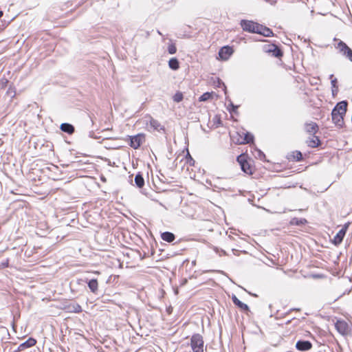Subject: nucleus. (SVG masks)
I'll use <instances>...</instances> for the list:
<instances>
[{
  "instance_id": "nucleus-1",
  "label": "nucleus",
  "mask_w": 352,
  "mask_h": 352,
  "mask_svg": "<svg viewBox=\"0 0 352 352\" xmlns=\"http://www.w3.org/2000/svg\"><path fill=\"white\" fill-rule=\"evenodd\" d=\"M190 346L193 352H204V342L202 336L195 333L190 338Z\"/></svg>"
},
{
  "instance_id": "nucleus-2",
  "label": "nucleus",
  "mask_w": 352,
  "mask_h": 352,
  "mask_svg": "<svg viewBox=\"0 0 352 352\" xmlns=\"http://www.w3.org/2000/svg\"><path fill=\"white\" fill-rule=\"evenodd\" d=\"M240 25L243 31L254 34L260 32V24L253 21L243 19L241 21Z\"/></svg>"
},
{
  "instance_id": "nucleus-3",
  "label": "nucleus",
  "mask_w": 352,
  "mask_h": 352,
  "mask_svg": "<svg viewBox=\"0 0 352 352\" xmlns=\"http://www.w3.org/2000/svg\"><path fill=\"white\" fill-rule=\"evenodd\" d=\"M336 48L342 56L352 62V50L342 41H339Z\"/></svg>"
},
{
  "instance_id": "nucleus-4",
  "label": "nucleus",
  "mask_w": 352,
  "mask_h": 352,
  "mask_svg": "<svg viewBox=\"0 0 352 352\" xmlns=\"http://www.w3.org/2000/svg\"><path fill=\"white\" fill-rule=\"evenodd\" d=\"M236 161L239 164L243 172L248 175L252 174V168L246 160V155L243 154L239 155L236 158Z\"/></svg>"
},
{
  "instance_id": "nucleus-5",
  "label": "nucleus",
  "mask_w": 352,
  "mask_h": 352,
  "mask_svg": "<svg viewBox=\"0 0 352 352\" xmlns=\"http://www.w3.org/2000/svg\"><path fill=\"white\" fill-rule=\"evenodd\" d=\"M237 135L240 136V138H238L236 141V143L238 144H249L250 142H253L254 136L249 132H245L242 131L241 132H238Z\"/></svg>"
},
{
  "instance_id": "nucleus-6",
  "label": "nucleus",
  "mask_w": 352,
  "mask_h": 352,
  "mask_svg": "<svg viewBox=\"0 0 352 352\" xmlns=\"http://www.w3.org/2000/svg\"><path fill=\"white\" fill-rule=\"evenodd\" d=\"M145 141V135L143 133H138L133 136H130V146L134 149H138Z\"/></svg>"
},
{
  "instance_id": "nucleus-7",
  "label": "nucleus",
  "mask_w": 352,
  "mask_h": 352,
  "mask_svg": "<svg viewBox=\"0 0 352 352\" xmlns=\"http://www.w3.org/2000/svg\"><path fill=\"white\" fill-rule=\"evenodd\" d=\"M345 115L341 113L340 112H338L337 110H332L331 112V117L333 123L337 126L338 127H342L344 124V116Z\"/></svg>"
},
{
  "instance_id": "nucleus-8",
  "label": "nucleus",
  "mask_w": 352,
  "mask_h": 352,
  "mask_svg": "<svg viewBox=\"0 0 352 352\" xmlns=\"http://www.w3.org/2000/svg\"><path fill=\"white\" fill-rule=\"evenodd\" d=\"M349 227V223L345 224L342 229L336 234L333 238V242L335 245H338L340 244L345 236L347 228Z\"/></svg>"
},
{
  "instance_id": "nucleus-9",
  "label": "nucleus",
  "mask_w": 352,
  "mask_h": 352,
  "mask_svg": "<svg viewBox=\"0 0 352 352\" xmlns=\"http://www.w3.org/2000/svg\"><path fill=\"white\" fill-rule=\"evenodd\" d=\"M234 51L230 46L221 47L219 52V56L221 60H226L233 54Z\"/></svg>"
},
{
  "instance_id": "nucleus-10",
  "label": "nucleus",
  "mask_w": 352,
  "mask_h": 352,
  "mask_svg": "<svg viewBox=\"0 0 352 352\" xmlns=\"http://www.w3.org/2000/svg\"><path fill=\"white\" fill-rule=\"evenodd\" d=\"M148 120L146 121V125L148 126H150L151 129H153L154 131H164V127L161 125L160 122L153 118L152 117L149 116Z\"/></svg>"
},
{
  "instance_id": "nucleus-11",
  "label": "nucleus",
  "mask_w": 352,
  "mask_h": 352,
  "mask_svg": "<svg viewBox=\"0 0 352 352\" xmlns=\"http://www.w3.org/2000/svg\"><path fill=\"white\" fill-rule=\"evenodd\" d=\"M296 348L298 351H306L312 348V344L308 340H298L296 344Z\"/></svg>"
},
{
  "instance_id": "nucleus-12",
  "label": "nucleus",
  "mask_w": 352,
  "mask_h": 352,
  "mask_svg": "<svg viewBox=\"0 0 352 352\" xmlns=\"http://www.w3.org/2000/svg\"><path fill=\"white\" fill-rule=\"evenodd\" d=\"M335 327L338 331L342 335L347 334L349 325L346 322L343 320H338L335 324Z\"/></svg>"
},
{
  "instance_id": "nucleus-13",
  "label": "nucleus",
  "mask_w": 352,
  "mask_h": 352,
  "mask_svg": "<svg viewBox=\"0 0 352 352\" xmlns=\"http://www.w3.org/2000/svg\"><path fill=\"white\" fill-rule=\"evenodd\" d=\"M305 130L310 135H315L318 131V126L314 122H307L305 124Z\"/></svg>"
},
{
  "instance_id": "nucleus-14",
  "label": "nucleus",
  "mask_w": 352,
  "mask_h": 352,
  "mask_svg": "<svg viewBox=\"0 0 352 352\" xmlns=\"http://www.w3.org/2000/svg\"><path fill=\"white\" fill-rule=\"evenodd\" d=\"M306 143L309 147L316 148L320 145V140L318 136L312 135L307 140Z\"/></svg>"
},
{
  "instance_id": "nucleus-15",
  "label": "nucleus",
  "mask_w": 352,
  "mask_h": 352,
  "mask_svg": "<svg viewBox=\"0 0 352 352\" xmlns=\"http://www.w3.org/2000/svg\"><path fill=\"white\" fill-rule=\"evenodd\" d=\"M347 101L342 100L341 102H338L333 109L337 110L338 112H340L341 113L345 115L347 111Z\"/></svg>"
},
{
  "instance_id": "nucleus-16",
  "label": "nucleus",
  "mask_w": 352,
  "mask_h": 352,
  "mask_svg": "<svg viewBox=\"0 0 352 352\" xmlns=\"http://www.w3.org/2000/svg\"><path fill=\"white\" fill-rule=\"evenodd\" d=\"M86 282L90 291L94 294H96L98 290V283L97 279L92 278L90 280H87Z\"/></svg>"
},
{
  "instance_id": "nucleus-17",
  "label": "nucleus",
  "mask_w": 352,
  "mask_h": 352,
  "mask_svg": "<svg viewBox=\"0 0 352 352\" xmlns=\"http://www.w3.org/2000/svg\"><path fill=\"white\" fill-rule=\"evenodd\" d=\"M232 300L233 303L242 311H249V307L245 303H243L240 300H239L236 296L234 295L232 297Z\"/></svg>"
},
{
  "instance_id": "nucleus-18",
  "label": "nucleus",
  "mask_w": 352,
  "mask_h": 352,
  "mask_svg": "<svg viewBox=\"0 0 352 352\" xmlns=\"http://www.w3.org/2000/svg\"><path fill=\"white\" fill-rule=\"evenodd\" d=\"M60 129L62 131L72 135L74 132V126L69 123H63L60 124Z\"/></svg>"
},
{
  "instance_id": "nucleus-19",
  "label": "nucleus",
  "mask_w": 352,
  "mask_h": 352,
  "mask_svg": "<svg viewBox=\"0 0 352 352\" xmlns=\"http://www.w3.org/2000/svg\"><path fill=\"white\" fill-rule=\"evenodd\" d=\"M36 341L34 338H30L25 342H24L23 343L20 344L19 349L21 350H23L24 349L30 348L31 346H34L36 344Z\"/></svg>"
},
{
  "instance_id": "nucleus-20",
  "label": "nucleus",
  "mask_w": 352,
  "mask_h": 352,
  "mask_svg": "<svg viewBox=\"0 0 352 352\" xmlns=\"http://www.w3.org/2000/svg\"><path fill=\"white\" fill-rule=\"evenodd\" d=\"M161 237L164 241L168 243H171L175 239V234L170 232H164L162 233Z\"/></svg>"
},
{
  "instance_id": "nucleus-21",
  "label": "nucleus",
  "mask_w": 352,
  "mask_h": 352,
  "mask_svg": "<svg viewBox=\"0 0 352 352\" xmlns=\"http://www.w3.org/2000/svg\"><path fill=\"white\" fill-rule=\"evenodd\" d=\"M259 32H258V34H261L264 36L269 37L273 35V32L271 29H270L267 27L263 26L261 24L259 28Z\"/></svg>"
},
{
  "instance_id": "nucleus-22",
  "label": "nucleus",
  "mask_w": 352,
  "mask_h": 352,
  "mask_svg": "<svg viewBox=\"0 0 352 352\" xmlns=\"http://www.w3.org/2000/svg\"><path fill=\"white\" fill-rule=\"evenodd\" d=\"M267 51L272 52L273 55L276 58H279L283 56L281 50L274 45L270 46Z\"/></svg>"
},
{
  "instance_id": "nucleus-23",
  "label": "nucleus",
  "mask_w": 352,
  "mask_h": 352,
  "mask_svg": "<svg viewBox=\"0 0 352 352\" xmlns=\"http://www.w3.org/2000/svg\"><path fill=\"white\" fill-rule=\"evenodd\" d=\"M288 159L294 160L296 162H300L302 160V155L301 152L296 151L289 154Z\"/></svg>"
},
{
  "instance_id": "nucleus-24",
  "label": "nucleus",
  "mask_w": 352,
  "mask_h": 352,
  "mask_svg": "<svg viewBox=\"0 0 352 352\" xmlns=\"http://www.w3.org/2000/svg\"><path fill=\"white\" fill-rule=\"evenodd\" d=\"M168 66L173 70H177L179 68V63L177 58H170L168 61Z\"/></svg>"
},
{
  "instance_id": "nucleus-25",
  "label": "nucleus",
  "mask_w": 352,
  "mask_h": 352,
  "mask_svg": "<svg viewBox=\"0 0 352 352\" xmlns=\"http://www.w3.org/2000/svg\"><path fill=\"white\" fill-rule=\"evenodd\" d=\"M135 183L138 188H142L144 185V179L142 175L139 173L135 177Z\"/></svg>"
},
{
  "instance_id": "nucleus-26",
  "label": "nucleus",
  "mask_w": 352,
  "mask_h": 352,
  "mask_svg": "<svg viewBox=\"0 0 352 352\" xmlns=\"http://www.w3.org/2000/svg\"><path fill=\"white\" fill-rule=\"evenodd\" d=\"M291 224L295 225V226H302L305 225L307 223V220L305 219L301 218H293L291 220Z\"/></svg>"
},
{
  "instance_id": "nucleus-27",
  "label": "nucleus",
  "mask_w": 352,
  "mask_h": 352,
  "mask_svg": "<svg viewBox=\"0 0 352 352\" xmlns=\"http://www.w3.org/2000/svg\"><path fill=\"white\" fill-rule=\"evenodd\" d=\"M71 309V311L74 313H80L82 311V308L78 303H74L69 307Z\"/></svg>"
},
{
  "instance_id": "nucleus-28",
  "label": "nucleus",
  "mask_w": 352,
  "mask_h": 352,
  "mask_svg": "<svg viewBox=\"0 0 352 352\" xmlns=\"http://www.w3.org/2000/svg\"><path fill=\"white\" fill-rule=\"evenodd\" d=\"M173 100L176 102H181L183 98H184V96H183V94L182 92H179V91H177L174 96H173Z\"/></svg>"
},
{
  "instance_id": "nucleus-29",
  "label": "nucleus",
  "mask_w": 352,
  "mask_h": 352,
  "mask_svg": "<svg viewBox=\"0 0 352 352\" xmlns=\"http://www.w3.org/2000/svg\"><path fill=\"white\" fill-rule=\"evenodd\" d=\"M212 97V94L206 92L199 97V101H206Z\"/></svg>"
},
{
  "instance_id": "nucleus-30",
  "label": "nucleus",
  "mask_w": 352,
  "mask_h": 352,
  "mask_svg": "<svg viewBox=\"0 0 352 352\" xmlns=\"http://www.w3.org/2000/svg\"><path fill=\"white\" fill-rule=\"evenodd\" d=\"M168 52L170 54H174L177 52V48L175 44H170L168 47Z\"/></svg>"
},
{
  "instance_id": "nucleus-31",
  "label": "nucleus",
  "mask_w": 352,
  "mask_h": 352,
  "mask_svg": "<svg viewBox=\"0 0 352 352\" xmlns=\"http://www.w3.org/2000/svg\"><path fill=\"white\" fill-rule=\"evenodd\" d=\"M256 151L258 153V157L261 160H264L265 158V155L261 150L257 149Z\"/></svg>"
},
{
  "instance_id": "nucleus-32",
  "label": "nucleus",
  "mask_w": 352,
  "mask_h": 352,
  "mask_svg": "<svg viewBox=\"0 0 352 352\" xmlns=\"http://www.w3.org/2000/svg\"><path fill=\"white\" fill-rule=\"evenodd\" d=\"M188 155L189 156V158L187 160H188V163L190 164V165H193L194 163H195V160L190 157V155H189V153H188Z\"/></svg>"
},
{
  "instance_id": "nucleus-33",
  "label": "nucleus",
  "mask_w": 352,
  "mask_h": 352,
  "mask_svg": "<svg viewBox=\"0 0 352 352\" xmlns=\"http://www.w3.org/2000/svg\"><path fill=\"white\" fill-rule=\"evenodd\" d=\"M336 84H337V79L336 78H334L333 80H331V85H332L333 88L337 89Z\"/></svg>"
},
{
  "instance_id": "nucleus-34",
  "label": "nucleus",
  "mask_w": 352,
  "mask_h": 352,
  "mask_svg": "<svg viewBox=\"0 0 352 352\" xmlns=\"http://www.w3.org/2000/svg\"><path fill=\"white\" fill-rule=\"evenodd\" d=\"M3 331H5V332H6L8 334H9L8 331V329H7L3 328Z\"/></svg>"
},
{
  "instance_id": "nucleus-35",
  "label": "nucleus",
  "mask_w": 352,
  "mask_h": 352,
  "mask_svg": "<svg viewBox=\"0 0 352 352\" xmlns=\"http://www.w3.org/2000/svg\"><path fill=\"white\" fill-rule=\"evenodd\" d=\"M3 15V11L0 10V18Z\"/></svg>"
},
{
  "instance_id": "nucleus-36",
  "label": "nucleus",
  "mask_w": 352,
  "mask_h": 352,
  "mask_svg": "<svg viewBox=\"0 0 352 352\" xmlns=\"http://www.w3.org/2000/svg\"><path fill=\"white\" fill-rule=\"evenodd\" d=\"M249 294H250V295H252L253 296H255V297H256V296H257V295H256V294H251L250 292H249Z\"/></svg>"
},
{
  "instance_id": "nucleus-37",
  "label": "nucleus",
  "mask_w": 352,
  "mask_h": 352,
  "mask_svg": "<svg viewBox=\"0 0 352 352\" xmlns=\"http://www.w3.org/2000/svg\"><path fill=\"white\" fill-rule=\"evenodd\" d=\"M231 105H232L233 109H236L237 108V107H234L233 104H231Z\"/></svg>"
},
{
  "instance_id": "nucleus-38",
  "label": "nucleus",
  "mask_w": 352,
  "mask_h": 352,
  "mask_svg": "<svg viewBox=\"0 0 352 352\" xmlns=\"http://www.w3.org/2000/svg\"><path fill=\"white\" fill-rule=\"evenodd\" d=\"M337 91V89L336 90H334L333 89H332V92H333V94H334V93Z\"/></svg>"
}]
</instances>
